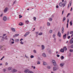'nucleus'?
Segmentation results:
<instances>
[{"label":"nucleus","instance_id":"f8f14e48","mask_svg":"<svg viewBox=\"0 0 73 73\" xmlns=\"http://www.w3.org/2000/svg\"><path fill=\"white\" fill-rule=\"evenodd\" d=\"M7 17H3V20H4V21H6V20H7Z\"/></svg>","mask_w":73,"mask_h":73},{"label":"nucleus","instance_id":"052dcab7","mask_svg":"<svg viewBox=\"0 0 73 73\" xmlns=\"http://www.w3.org/2000/svg\"><path fill=\"white\" fill-rule=\"evenodd\" d=\"M69 31H68L67 32V35H69Z\"/></svg>","mask_w":73,"mask_h":73},{"label":"nucleus","instance_id":"2f4dec72","mask_svg":"<svg viewBox=\"0 0 73 73\" xmlns=\"http://www.w3.org/2000/svg\"><path fill=\"white\" fill-rule=\"evenodd\" d=\"M19 19H20L21 18V17H23V16L21 15H19Z\"/></svg>","mask_w":73,"mask_h":73},{"label":"nucleus","instance_id":"4c0bfd02","mask_svg":"<svg viewBox=\"0 0 73 73\" xmlns=\"http://www.w3.org/2000/svg\"><path fill=\"white\" fill-rule=\"evenodd\" d=\"M33 19H34L33 20L34 21H36V18L35 17H34L33 18Z\"/></svg>","mask_w":73,"mask_h":73},{"label":"nucleus","instance_id":"9d476101","mask_svg":"<svg viewBox=\"0 0 73 73\" xmlns=\"http://www.w3.org/2000/svg\"><path fill=\"white\" fill-rule=\"evenodd\" d=\"M59 5L60 7H62L63 6V3L62 2H60L59 4Z\"/></svg>","mask_w":73,"mask_h":73},{"label":"nucleus","instance_id":"4be33fe9","mask_svg":"<svg viewBox=\"0 0 73 73\" xmlns=\"http://www.w3.org/2000/svg\"><path fill=\"white\" fill-rule=\"evenodd\" d=\"M15 42H18V41H19V39H16L15 40Z\"/></svg>","mask_w":73,"mask_h":73},{"label":"nucleus","instance_id":"a878e982","mask_svg":"<svg viewBox=\"0 0 73 73\" xmlns=\"http://www.w3.org/2000/svg\"><path fill=\"white\" fill-rule=\"evenodd\" d=\"M64 64L63 63H61L60 64V66H64Z\"/></svg>","mask_w":73,"mask_h":73},{"label":"nucleus","instance_id":"20e7f679","mask_svg":"<svg viewBox=\"0 0 73 73\" xmlns=\"http://www.w3.org/2000/svg\"><path fill=\"white\" fill-rule=\"evenodd\" d=\"M17 70L13 69V70H12V73H14V72H17Z\"/></svg>","mask_w":73,"mask_h":73},{"label":"nucleus","instance_id":"f257e3e1","mask_svg":"<svg viewBox=\"0 0 73 73\" xmlns=\"http://www.w3.org/2000/svg\"><path fill=\"white\" fill-rule=\"evenodd\" d=\"M60 69V68L58 66H55L53 68V70L54 71H57L58 70Z\"/></svg>","mask_w":73,"mask_h":73},{"label":"nucleus","instance_id":"338daca9","mask_svg":"<svg viewBox=\"0 0 73 73\" xmlns=\"http://www.w3.org/2000/svg\"><path fill=\"white\" fill-rule=\"evenodd\" d=\"M8 63L6 62V64H5V65H8Z\"/></svg>","mask_w":73,"mask_h":73},{"label":"nucleus","instance_id":"6e6552de","mask_svg":"<svg viewBox=\"0 0 73 73\" xmlns=\"http://www.w3.org/2000/svg\"><path fill=\"white\" fill-rule=\"evenodd\" d=\"M66 4V1H65L63 3V7H64L65 6V5Z\"/></svg>","mask_w":73,"mask_h":73},{"label":"nucleus","instance_id":"b1692460","mask_svg":"<svg viewBox=\"0 0 73 73\" xmlns=\"http://www.w3.org/2000/svg\"><path fill=\"white\" fill-rule=\"evenodd\" d=\"M53 65H54V66H56L57 65V64H56V62H54V63H53Z\"/></svg>","mask_w":73,"mask_h":73},{"label":"nucleus","instance_id":"7c9ffc66","mask_svg":"<svg viewBox=\"0 0 73 73\" xmlns=\"http://www.w3.org/2000/svg\"><path fill=\"white\" fill-rule=\"evenodd\" d=\"M42 35V33H40L38 34V35L39 36H41Z\"/></svg>","mask_w":73,"mask_h":73},{"label":"nucleus","instance_id":"58836bf2","mask_svg":"<svg viewBox=\"0 0 73 73\" xmlns=\"http://www.w3.org/2000/svg\"><path fill=\"white\" fill-rule=\"evenodd\" d=\"M52 63H54V62H56V61H55V60H52Z\"/></svg>","mask_w":73,"mask_h":73},{"label":"nucleus","instance_id":"a18cd8bd","mask_svg":"<svg viewBox=\"0 0 73 73\" xmlns=\"http://www.w3.org/2000/svg\"><path fill=\"white\" fill-rule=\"evenodd\" d=\"M37 64H40V62L39 61H38L37 62Z\"/></svg>","mask_w":73,"mask_h":73},{"label":"nucleus","instance_id":"13d9d810","mask_svg":"<svg viewBox=\"0 0 73 73\" xmlns=\"http://www.w3.org/2000/svg\"><path fill=\"white\" fill-rule=\"evenodd\" d=\"M25 57H26V58H28V57L27 56V55L26 54H25Z\"/></svg>","mask_w":73,"mask_h":73},{"label":"nucleus","instance_id":"423d86ee","mask_svg":"<svg viewBox=\"0 0 73 73\" xmlns=\"http://www.w3.org/2000/svg\"><path fill=\"white\" fill-rule=\"evenodd\" d=\"M70 44H73V38H72L70 41Z\"/></svg>","mask_w":73,"mask_h":73},{"label":"nucleus","instance_id":"72a5a7b5","mask_svg":"<svg viewBox=\"0 0 73 73\" xmlns=\"http://www.w3.org/2000/svg\"><path fill=\"white\" fill-rule=\"evenodd\" d=\"M10 41H14V39H13V38H10Z\"/></svg>","mask_w":73,"mask_h":73},{"label":"nucleus","instance_id":"6e6d98bb","mask_svg":"<svg viewBox=\"0 0 73 73\" xmlns=\"http://www.w3.org/2000/svg\"><path fill=\"white\" fill-rule=\"evenodd\" d=\"M72 10H73V8H72V7H71L70 11H72Z\"/></svg>","mask_w":73,"mask_h":73},{"label":"nucleus","instance_id":"c85d7f7f","mask_svg":"<svg viewBox=\"0 0 73 73\" xmlns=\"http://www.w3.org/2000/svg\"><path fill=\"white\" fill-rule=\"evenodd\" d=\"M28 73H34V72H33L32 71H29L28 72Z\"/></svg>","mask_w":73,"mask_h":73},{"label":"nucleus","instance_id":"aec40b11","mask_svg":"<svg viewBox=\"0 0 73 73\" xmlns=\"http://www.w3.org/2000/svg\"><path fill=\"white\" fill-rule=\"evenodd\" d=\"M52 18H50L48 19V20L50 21H52Z\"/></svg>","mask_w":73,"mask_h":73},{"label":"nucleus","instance_id":"412c9836","mask_svg":"<svg viewBox=\"0 0 73 73\" xmlns=\"http://www.w3.org/2000/svg\"><path fill=\"white\" fill-rule=\"evenodd\" d=\"M63 50H67V48H66V47L64 46L63 47Z\"/></svg>","mask_w":73,"mask_h":73},{"label":"nucleus","instance_id":"5701e85b","mask_svg":"<svg viewBox=\"0 0 73 73\" xmlns=\"http://www.w3.org/2000/svg\"><path fill=\"white\" fill-rule=\"evenodd\" d=\"M11 29L13 31V32H15V29H14V28H12Z\"/></svg>","mask_w":73,"mask_h":73},{"label":"nucleus","instance_id":"f3484780","mask_svg":"<svg viewBox=\"0 0 73 73\" xmlns=\"http://www.w3.org/2000/svg\"><path fill=\"white\" fill-rule=\"evenodd\" d=\"M43 64L44 65H47V63L45 62H43Z\"/></svg>","mask_w":73,"mask_h":73},{"label":"nucleus","instance_id":"7ed1b4c3","mask_svg":"<svg viewBox=\"0 0 73 73\" xmlns=\"http://www.w3.org/2000/svg\"><path fill=\"white\" fill-rule=\"evenodd\" d=\"M8 10V8H6L4 10V12H5V13H6V12H7Z\"/></svg>","mask_w":73,"mask_h":73},{"label":"nucleus","instance_id":"864d4df0","mask_svg":"<svg viewBox=\"0 0 73 73\" xmlns=\"http://www.w3.org/2000/svg\"><path fill=\"white\" fill-rule=\"evenodd\" d=\"M67 37H68V39H69V38H70V36H68Z\"/></svg>","mask_w":73,"mask_h":73},{"label":"nucleus","instance_id":"4d7b16f0","mask_svg":"<svg viewBox=\"0 0 73 73\" xmlns=\"http://www.w3.org/2000/svg\"><path fill=\"white\" fill-rule=\"evenodd\" d=\"M69 19H68L67 20V23H69Z\"/></svg>","mask_w":73,"mask_h":73},{"label":"nucleus","instance_id":"473e14b6","mask_svg":"<svg viewBox=\"0 0 73 73\" xmlns=\"http://www.w3.org/2000/svg\"><path fill=\"white\" fill-rule=\"evenodd\" d=\"M20 43L21 44V45H23V44H24V42H23L22 41H21Z\"/></svg>","mask_w":73,"mask_h":73},{"label":"nucleus","instance_id":"a19ab883","mask_svg":"<svg viewBox=\"0 0 73 73\" xmlns=\"http://www.w3.org/2000/svg\"><path fill=\"white\" fill-rule=\"evenodd\" d=\"M70 25L72 26V21H70Z\"/></svg>","mask_w":73,"mask_h":73},{"label":"nucleus","instance_id":"69168bd1","mask_svg":"<svg viewBox=\"0 0 73 73\" xmlns=\"http://www.w3.org/2000/svg\"><path fill=\"white\" fill-rule=\"evenodd\" d=\"M6 36V34H3V36Z\"/></svg>","mask_w":73,"mask_h":73},{"label":"nucleus","instance_id":"09e8293b","mask_svg":"<svg viewBox=\"0 0 73 73\" xmlns=\"http://www.w3.org/2000/svg\"><path fill=\"white\" fill-rule=\"evenodd\" d=\"M54 41H56V38H54Z\"/></svg>","mask_w":73,"mask_h":73},{"label":"nucleus","instance_id":"3c124183","mask_svg":"<svg viewBox=\"0 0 73 73\" xmlns=\"http://www.w3.org/2000/svg\"><path fill=\"white\" fill-rule=\"evenodd\" d=\"M5 40H8V38H7V36H6L5 37Z\"/></svg>","mask_w":73,"mask_h":73},{"label":"nucleus","instance_id":"2eb2a0df","mask_svg":"<svg viewBox=\"0 0 73 73\" xmlns=\"http://www.w3.org/2000/svg\"><path fill=\"white\" fill-rule=\"evenodd\" d=\"M66 34H65V35H63V38L64 39H65V38H66Z\"/></svg>","mask_w":73,"mask_h":73},{"label":"nucleus","instance_id":"bb28decb","mask_svg":"<svg viewBox=\"0 0 73 73\" xmlns=\"http://www.w3.org/2000/svg\"><path fill=\"white\" fill-rule=\"evenodd\" d=\"M65 20H66V18L65 17H64L63 18V22H64V21H65Z\"/></svg>","mask_w":73,"mask_h":73},{"label":"nucleus","instance_id":"37998d69","mask_svg":"<svg viewBox=\"0 0 73 73\" xmlns=\"http://www.w3.org/2000/svg\"><path fill=\"white\" fill-rule=\"evenodd\" d=\"M11 69H12V68H11V67H9L8 68V70H11Z\"/></svg>","mask_w":73,"mask_h":73},{"label":"nucleus","instance_id":"8fccbe9b","mask_svg":"<svg viewBox=\"0 0 73 73\" xmlns=\"http://www.w3.org/2000/svg\"><path fill=\"white\" fill-rule=\"evenodd\" d=\"M47 68L48 69H50V67L49 66H47Z\"/></svg>","mask_w":73,"mask_h":73},{"label":"nucleus","instance_id":"774afa93","mask_svg":"<svg viewBox=\"0 0 73 73\" xmlns=\"http://www.w3.org/2000/svg\"><path fill=\"white\" fill-rule=\"evenodd\" d=\"M6 70L5 69H3V72H6Z\"/></svg>","mask_w":73,"mask_h":73},{"label":"nucleus","instance_id":"f704fd0d","mask_svg":"<svg viewBox=\"0 0 73 73\" xmlns=\"http://www.w3.org/2000/svg\"><path fill=\"white\" fill-rule=\"evenodd\" d=\"M52 32H53V31L52 30H50L49 31L50 33H52Z\"/></svg>","mask_w":73,"mask_h":73},{"label":"nucleus","instance_id":"79ce46f5","mask_svg":"<svg viewBox=\"0 0 73 73\" xmlns=\"http://www.w3.org/2000/svg\"><path fill=\"white\" fill-rule=\"evenodd\" d=\"M69 51L70 52H73V50L72 49H70Z\"/></svg>","mask_w":73,"mask_h":73},{"label":"nucleus","instance_id":"c03bdc74","mask_svg":"<svg viewBox=\"0 0 73 73\" xmlns=\"http://www.w3.org/2000/svg\"><path fill=\"white\" fill-rule=\"evenodd\" d=\"M73 31H71L70 33V34H73Z\"/></svg>","mask_w":73,"mask_h":73},{"label":"nucleus","instance_id":"680f3d73","mask_svg":"<svg viewBox=\"0 0 73 73\" xmlns=\"http://www.w3.org/2000/svg\"><path fill=\"white\" fill-rule=\"evenodd\" d=\"M56 56L58 57H60V55H59L57 54Z\"/></svg>","mask_w":73,"mask_h":73},{"label":"nucleus","instance_id":"c9c22d12","mask_svg":"<svg viewBox=\"0 0 73 73\" xmlns=\"http://www.w3.org/2000/svg\"><path fill=\"white\" fill-rule=\"evenodd\" d=\"M56 36V34H53L52 35V37L53 38H55Z\"/></svg>","mask_w":73,"mask_h":73},{"label":"nucleus","instance_id":"e2e57ef3","mask_svg":"<svg viewBox=\"0 0 73 73\" xmlns=\"http://www.w3.org/2000/svg\"><path fill=\"white\" fill-rule=\"evenodd\" d=\"M67 28H68V23H67Z\"/></svg>","mask_w":73,"mask_h":73},{"label":"nucleus","instance_id":"c756f323","mask_svg":"<svg viewBox=\"0 0 73 73\" xmlns=\"http://www.w3.org/2000/svg\"><path fill=\"white\" fill-rule=\"evenodd\" d=\"M39 33L38 32H36L35 33V34L36 35V36H37L38 35V33Z\"/></svg>","mask_w":73,"mask_h":73},{"label":"nucleus","instance_id":"bf43d9fd","mask_svg":"<svg viewBox=\"0 0 73 73\" xmlns=\"http://www.w3.org/2000/svg\"><path fill=\"white\" fill-rule=\"evenodd\" d=\"M71 53H70L68 55V56H71Z\"/></svg>","mask_w":73,"mask_h":73},{"label":"nucleus","instance_id":"393cba45","mask_svg":"<svg viewBox=\"0 0 73 73\" xmlns=\"http://www.w3.org/2000/svg\"><path fill=\"white\" fill-rule=\"evenodd\" d=\"M33 52L34 53H35V54H36V53H37V51H36V50H33Z\"/></svg>","mask_w":73,"mask_h":73},{"label":"nucleus","instance_id":"1a4fd4ad","mask_svg":"<svg viewBox=\"0 0 73 73\" xmlns=\"http://www.w3.org/2000/svg\"><path fill=\"white\" fill-rule=\"evenodd\" d=\"M64 27H62V31H61L62 33V34L64 33Z\"/></svg>","mask_w":73,"mask_h":73},{"label":"nucleus","instance_id":"5fc2aeb1","mask_svg":"<svg viewBox=\"0 0 73 73\" xmlns=\"http://www.w3.org/2000/svg\"><path fill=\"white\" fill-rule=\"evenodd\" d=\"M3 14H1L0 15V17H2L3 16Z\"/></svg>","mask_w":73,"mask_h":73},{"label":"nucleus","instance_id":"0eeeda50","mask_svg":"<svg viewBox=\"0 0 73 73\" xmlns=\"http://www.w3.org/2000/svg\"><path fill=\"white\" fill-rule=\"evenodd\" d=\"M58 36H59V37H61V33H60V31H59L58 33Z\"/></svg>","mask_w":73,"mask_h":73},{"label":"nucleus","instance_id":"49530a36","mask_svg":"<svg viewBox=\"0 0 73 73\" xmlns=\"http://www.w3.org/2000/svg\"><path fill=\"white\" fill-rule=\"evenodd\" d=\"M70 6H71V4H72V1H70L69 2Z\"/></svg>","mask_w":73,"mask_h":73},{"label":"nucleus","instance_id":"cd10ccee","mask_svg":"<svg viewBox=\"0 0 73 73\" xmlns=\"http://www.w3.org/2000/svg\"><path fill=\"white\" fill-rule=\"evenodd\" d=\"M25 23L27 24H28L29 23V21L28 20H26L25 21Z\"/></svg>","mask_w":73,"mask_h":73},{"label":"nucleus","instance_id":"4468645a","mask_svg":"<svg viewBox=\"0 0 73 73\" xmlns=\"http://www.w3.org/2000/svg\"><path fill=\"white\" fill-rule=\"evenodd\" d=\"M29 70L28 69H27L25 70L24 72L25 73H28V72H29Z\"/></svg>","mask_w":73,"mask_h":73},{"label":"nucleus","instance_id":"9b49d317","mask_svg":"<svg viewBox=\"0 0 73 73\" xmlns=\"http://www.w3.org/2000/svg\"><path fill=\"white\" fill-rule=\"evenodd\" d=\"M42 49V50H44L45 49V46L44 45H41Z\"/></svg>","mask_w":73,"mask_h":73},{"label":"nucleus","instance_id":"603ef678","mask_svg":"<svg viewBox=\"0 0 73 73\" xmlns=\"http://www.w3.org/2000/svg\"><path fill=\"white\" fill-rule=\"evenodd\" d=\"M70 47L71 48H73V44H72V45H71V46H70Z\"/></svg>","mask_w":73,"mask_h":73},{"label":"nucleus","instance_id":"6ab92c4d","mask_svg":"<svg viewBox=\"0 0 73 73\" xmlns=\"http://www.w3.org/2000/svg\"><path fill=\"white\" fill-rule=\"evenodd\" d=\"M60 52H64V49H63L62 48L60 50Z\"/></svg>","mask_w":73,"mask_h":73},{"label":"nucleus","instance_id":"39448f33","mask_svg":"<svg viewBox=\"0 0 73 73\" xmlns=\"http://www.w3.org/2000/svg\"><path fill=\"white\" fill-rule=\"evenodd\" d=\"M19 36V34H16L13 36V37H17V36Z\"/></svg>","mask_w":73,"mask_h":73},{"label":"nucleus","instance_id":"e433bc0d","mask_svg":"<svg viewBox=\"0 0 73 73\" xmlns=\"http://www.w3.org/2000/svg\"><path fill=\"white\" fill-rule=\"evenodd\" d=\"M30 57L31 58H34V57L33 55H31L30 56Z\"/></svg>","mask_w":73,"mask_h":73},{"label":"nucleus","instance_id":"ddd939ff","mask_svg":"<svg viewBox=\"0 0 73 73\" xmlns=\"http://www.w3.org/2000/svg\"><path fill=\"white\" fill-rule=\"evenodd\" d=\"M42 56H43V57H46V54H45L43 53L42 54Z\"/></svg>","mask_w":73,"mask_h":73},{"label":"nucleus","instance_id":"dca6fc26","mask_svg":"<svg viewBox=\"0 0 73 73\" xmlns=\"http://www.w3.org/2000/svg\"><path fill=\"white\" fill-rule=\"evenodd\" d=\"M23 23H21V22H20V23H19V25H20L21 26H22V25H23Z\"/></svg>","mask_w":73,"mask_h":73},{"label":"nucleus","instance_id":"de8ad7c7","mask_svg":"<svg viewBox=\"0 0 73 73\" xmlns=\"http://www.w3.org/2000/svg\"><path fill=\"white\" fill-rule=\"evenodd\" d=\"M4 57H5V56H3L2 58L0 60H2L4 58Z\"/></svg>","mask_w":73,"mask_h":73},{"label":"nucleus","instance_id":"a211bd4d","mask_svg":"<svg viewBox=\"0 0 73 73\" xmlns=\"http://www.w3.org/2000/svg\"><path fill=\"white\" fill-rule=\"evenodd\" d=\"M47 25L48 27H49L50 25V23L49 22H47Z\"/></svg>","mask_w":73,"mask_h":73},{"label":"nucleus","instance_id":"ea45409f","mask_svg":"<svg viewBox=\"0 0 73 73\" xmlns=\"http://www.w3.org/2000/svg\"><path fill=\"white\" fill-rule=\"evenodd\" d=\"M61 60H62L63 59H64V56H62L61 57Z\"/></svg>","mask_w":73,"mask_h":73},{"label":"nucleus","instance_id":"0e129e2a","mask_svg":"<svg viewBox=\"0 0 73 73\" xmlns=\"http://www.w3.org/2000/svg\"><path fill=\"white\" fill-rule=\"evenodd\" d=\"M14 41H13V42L11 41V44H14Z\"/></svg>","mask_w":73,"mask_h":73},{"label":"nucleus","instance_id":"f03ea898","mask_svg":"<svg viewBox=\"0 0 73 73\" xmlns=\"http://www.w3.org/2000/svg\"><path fill=\"white\" fill-rule=\"evenodd\" d=\"M30 33V32H27L24 35V36L25 37H26L27 35H28Z\"/></svg>","mask_w":73,"mask_h":73}]
</instances>
